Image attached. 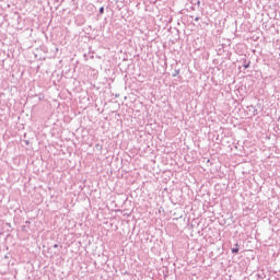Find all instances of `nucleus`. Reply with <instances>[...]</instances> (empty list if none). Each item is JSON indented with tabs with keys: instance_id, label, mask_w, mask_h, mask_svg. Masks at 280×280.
<instances>
[{
	"instance_id": "nucleus-3",
	"label": "nucleus",
	"mask_w": 280,
	"mask_h": 280,
	"mask_svg": "<svg viewBox=\"0 0 280 280\" xmlns=\"http://www.w3.org/2000/svg\"><path fill=\"white\" fill-rule=\"evenodd\" d=\"M54 248H58V245H54Z\"/></svg>"
},
{
	"instance_id": "nucleus-4",
	"label": "nucleus",
	"mask_w": 280,
	"mask_h": 280,
	"mask_svg": "<svg viewBox=\"0 0 280 280\" xmlns=\"http://www.w3.org/2000/svg\"><path fill=\"white\" fill-rule=\"evenodd\" d=\"M245 69H248V66H245Z\"/></svg>"
},
{
	"instance_id": "nucleus-2",
	"label": "nucleus",
	"mask_w": 280,
	"mask_h": 280,
	"mask_svg": "<svg viewBox=\"0 0 280 280\" xmlns=\"http://www.w3.org/2000/svg\"><path fill=\"white\" fill-rule=\"evenodd\" d=\"M100 14H104V7L100 8Z\"/></svg>"
},
{
	"instance_id": "nucleus-1",
	"label": "nucleus",
	"mask_w": 280,
	"mask_h": 280,
	"mask_svg": "<svg viewBox=\"0 0 280 280\" xmlns=\"http://www.w3.org/2000/svg\"><path fill=\"white\" fill-rule=\"evenodd\" d=\"M235 246H236L235 248H232V253H233L234 255H237V253H240V244L236 243Z\"/></svg>"
}]
</instances>
